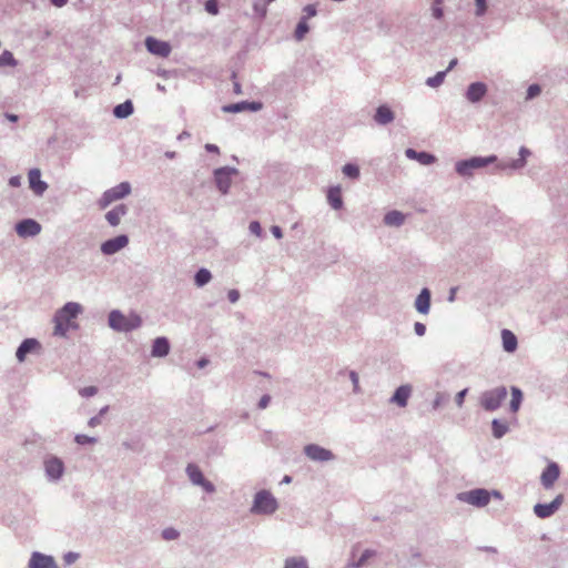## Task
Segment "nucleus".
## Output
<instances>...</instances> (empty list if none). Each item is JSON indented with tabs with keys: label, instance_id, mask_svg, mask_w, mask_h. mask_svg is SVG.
<instances>
[{
	"label": "nucleus",
	"instance_id": "obj_16",
	"mask_svg": "<svg viewBox=\"0 0 568 568\" xmlns=\"http://www.w3.org/2000/svg\"><path fill=\"white\" fill-rule=\"evenodd\" d=\"M30 189L38 195H41L48 187L47 183L41 180L39 169H32L29 172Z\"/></svg>",
	"mask_w": 568,
	"mask_h": 568
},
{
	"label": "nucleus",
	"instance_id": "obj_34",
	"mask_svg": "<svg viewBox=\"0 0 568 568\" xmlns=\"http://www.w3.org/2000/svg\"><path fill=\"white\" fill-rule=\"evenodd\" d=\"M285 568H307V564L303 558H288L285 562Z\"/></svg>",
	"mask_w": 568,
	"mask_h": 568
},
{
	"label": "nucleus",
	"instance_id": "obj_52",
	"mask_svg": "<svg viewBox=\"0 0 568 568\" xmlns=\"http://www.w3.org/2000/svg\"><path fill=\"white\" fill-rule=\"evenodd\" d=\"M373 555H374V554H373L371 550H366V551L362 555V557H361V559L358 560V562L356 564V567H357V568H358V567H361V566L365 562V560H366L367 558L372 557Z\"/></svg>",
	"mask_w": 568,
	"mask_h": 568
},
{
	"label": "nucleus",
	"instance_id": "obj_15",
	"mask_svg": "<svg viewBox=\"0 0 568 568\" xmlns=\"http://www.w3.org/2000/svg\"><path fill=\"white\" fill-rule=\"evenodd\" d=\"M304 452L306 456L313 460L325 462L333 458V455L329 450L314 444L305 446Z\"/></svg>",
	"mask_w": 568,
	"mask_h": 568
},
{
	"label": "nucleus",
	"instance_id": "obj_53",
	"mask_svg": "<svg viewBox=\"0 0 568 568\" xmlns=\"http://www.w3.org/2000/svg\"><path fill=\"white\" fill-rule=\"evenodd\" d=\"M271 397L268 395H264L258 402V408L264 409L267 407Z\"/></svg>",
	"mask_w": 568,
	"mask_h": 568
},
{
	"label": "nucleus",
	"instance_id": "obj_30",
	"mask_svg": "<svg viewBox=\"0 0 568 568\" xmlns=\"http://www.w3.org/2000/svg\"><path fill=\"white\" fill-rule=\"evenodd\" d=\"M133 104L131 101H125L119 105H116L113 110V113L116 118L123 119L132 114Z\"/></svg>",
	"mask_w": 568,
	"mask_h": 568
},
{
	"label": "nucleus",
	"instance_id": "obj_12",
	"mask_svg": "<svg viewBox=\"0 0 568 568\" xmlns=\"http://www.w3.org/2000/svg\"><path fill=\"white\" fill-rule=\"evenodd\" d=\"M128 243L129 239L126 235H119L114 239L105 241L101 245V251L106 255H111L125 247Z\"/></svg>",
	"mask_w": 568,
	"mask_h": 568
},
{
	"label": "nucleus",
	"instance_id": "obj_13",
	"mask_svg": "<svg viewBox=\"0 0 568 568\" xmlns=\"http://www.w3.org/2000/svg\"><path fill=\"white\" fill-rule=\"evenodd\" d=\"M29 568H59L51 556L34 551L28 564Z\"/></svg>",
	"mask_w": 568,
	"mask_h": 568
},
{
	"label": "nucleus",
	"instance_id": "obj_7",
	"mask_svg": "<svg viewBox=\"0 0 568 568\" xmlns=\"http://www.w3.org/2000/svg\"><path fill=\"white\" fill-rule=\"evenodd\" d=\"M460 499L470 505L483 507L489 503L490 494L486 489H474L463 494Z\"/></svg>",
	"mask_w": 568,
	"mask_h": 568
},
{
	"label": "nucleus",
	"instance_id": "obj_6",
	"mask_svg": "<svg viewBox=\"0 0 568 568\" xmlns=\"http://www.w3.org/2000/svg\"><path fill=\"white\" fill-rule=\"evenodd\" d=\"M496 160L495 156L488 158H471L467 161H460L456 164V171L463 176L471 175V171L474 169L484 168L487 164L494 162Z\"/></svg>",
	"mask_w": 568,
	"mask_h": 568
},
{
	"label": "nucleus",
	"instance_id": "obj_28",
	"mask_svg": "<svg viewBox=\"0 0 568 568\" xmlns=\"http://www.w3.org/2000/svg\"><path fill=\"white\" fill-rule=\"evenodd\" d=\"M327 200L332 207L335 210H338L342 207L343 201H342V191L339 186L331 187L327 193Z\"/></svg>",
	"mask_w": 568,
	"mask_h": 568
},
{
	"label": "nucleus",
	"instance_id": "obj_50",
	"mask_svg": "<svg viewBox=\"0 0 568 568\" xmlns=\"http://www.w3.org/2000/svg\"><path fill=\"white\" fill-rule=\"evenodd\" d=\"M227 297L231 303H235L240 298V293L236 290H231L227 294Z\"/></svg>",
	"mask_w": 568,
	"mask_h": 568
},
{
	"label": "nucleus",
	"instance_id": "obj_4",
	"mask_svg": "<svg viewBox=\"0 0 568 568\" xmlns=\"http://www.w3.org/2000/svg\"><path fill=\"white\" fill-rule=\"evenodd\" d=\"M276 509L277 501L271 493L262 490L255 495L252 511L270 515L273 514Z\"/></svg>",
	"mask_w": 568,
	"mask_h": 568
},
{
	"label": "nucleus",
	"instance_id": "obj_5",
	"mask_svg": "<svg viewBox=\"0 0 568 568\" xmlns=\"http://www.w3.org/2000/svg\"><path fill=\"white\" fill-rule=\"evenodd\" d=\"M507 396L506 387H497L483 393L480 397L481 406L489 412L496 410Z\"/></svg>",
	"mask_w": 568,
	"mask_h": 568
},
{
	"label": "nucleus",
	"instance_id": "obj_41",
	"mask_svg": "<svg viewBox=\"0 0 568 568\" xmlns=\"http://www.w3.org/2000/svg\"><path fill=\"white\" fill-rule=\"evenodd\" d=\"M162 537L165 540H173L179 537V531L175 530L174 528H166L162 531Z\"/></svg>",
	"mask_w": 568,
	"mask_h": 568
},
{
	"label": "nucleus",
	"instance_id": "obj_8",
	"mask_svg": "<svg viewBox=\"0 0 568 568\" xmlns=\"http://www.w3.org/2000/svg\"><path fill=\"white\" fill-rule=\"evenodd\" d=\"M186 473L193 484L203 487L207 493L214 491L213 484L204 478L201 469L196 465L190 464L186 468Z\"/></svg>",
	"mask_w": 568,
	"mask_h": 568
},
{
	"label": "nucleus",
	"instance_id": "obj_33",
	"mask_svg": "<svg viewBox=\"0 0 568 568\" xmlns=\"http://www.w3.org/2000/svg\"><path fill=\"white\" fill-rule=\"evenodd\" d=\"M507 429L508 427L505 423H501L497 419L493 420V433L495 437L500 438L506 434Z\"/></svg>",
	"mask_w": 568,
	"mask_h": 568
},
{
	"label": "nucleus",
	"instance_id": "obj_59",
	"mask_svg": "<svg viewBox=\"0 0 568 568\" xmlns=\"http://www.w3.org/2000/svg\"><path fill=\"white\" fill-rule=\"evenodd\" d=\"M351 378L354 384V388L356 389L358 387V376L355 372L351 373Z\"/></svg>",
	"mask_w": 568,
	"mask_h": 568
},
{
	"label": "nucleus",
	"instance_id": "obj_32",
	"mask_svg": "<svg viewBox=\"0 0 568 568\" xmlns=\"http://www.w3.org/2000/svg\"><path fill=\"white\" fill-rule=\"evenodd\" d=\"M211 273L206 268H201L195 274V283L197 286H203L211 280Z\"/></svg>",
	"mask_w": 568,
	"mask_h": 568
},
{
	"label": "nucleus",
	"instance_id": "obj_17",
	"mask_svg": "<svg viewBox=\"0 0 568 568\" xmlns=\"http://www.w3.org/2000/svg\"><path fill=\"white\" fill-rule=\"evenodd\" d=\"M410 393L412 387L409 385H402L396 389L390 402L395 403L399 407H405L407 405Z\"/></svg>",
	"mask_w": 568,
	"mask_h": 568
},
{
	"label": "nucleus",
	"instance_id": "obj_39",
	"mask_svg": "<svg viewBox=\"0 0 568 568\" xmlns=\"http://www.w3.org/2000/svg\"><path fill=\"white\" fill-rule=\"evenodd\" d=\"M0 65H16V60L10 51H4L0 55Z\"/></svg>",
	"mask_w": 568,
	"mask_h": 568
},
{
	"label": "nucleus",
	"instance_id": "obj_14",
	"mask_svg": "<svg viewBox=\"0 0 568 568\" xmlns=\"http://www.w3.org/2000/svg\"><path fill=\"white\" fill-rule=\"evenodd\" d=\"M560 475L559 466L556 463H550L546 469L542 471L540 480L542 486L546 489H549L554 486Z\"/></svg>",
	"mask_w": 568,
	"mask_h": 568
},
{
	"label": "nucleus",
	"instance_id": "obj_62",
	"mask_svg": "<svg viewBox=\"0 0 568 568\" xmlns=\"http://www.w3.org/2000/svg\"><path fill=\"white\" fill-rule=\"evenodd\" d=\"M99 423H100V420H99V418H98V417H92V418L89 420V425H90L91 427L97 426Z\"/></svg>",
	"mask_w": 568,
	"mask_h": 568
},
{
	"label": "nucleus",
	"instance_id": "obj_54",
	"mask_svg": "<svg viewBox=\"0 0 568 568\" xmlns=\"http://www.w3.org/2000/svg\"><path fill=\"white\" fill-rule=\"evenodd\" d=\"M261 108H262V104L260 102H252V103L246 102V109H248V110L257 111Z\"/></svg>",
	"mask_w": 568,
	"mask_h": 568
},
{
	"label": "nucleus",
	"instance_id": "obj_44",
	"mask_svg": "<svg viewBox=\"0 0 568 568\" xmlns=\"http://www.w3.org/2000/svg\"><path fill=\"white\" fill-rule=\"evenodd\" d=\"M75 442L80 445H84V444H93L97 442V439L94 437H90L87 435H77Z\"/></svg>",
	"mask_w": 568,
	"mask_h": 568
},
{
	"label": "nucleus",
	"instance_id": "obj_57",
	"mask_svg": "<svg viewBox=\"0 0 568 568\" xmlns=\"http://www.w3.org/2000/svg\"><path fill=\"white\" fill-rule=\"evenodd\" d=\"M271 231L276 239H281L283 236L278 226H273Z\"/></svg>",
	"mask_w": 568,
	"mask_h": 568
},
{
	"label": "nucleus",
	"instance_id": "obj_64",
	"mask_svg": "<svg viewBox=\"0 0 568 568\" xmlns=\"http://www.w3.org/2000/svg\"><path fill=\"white\" fill-rule=\"evenodd\" d=\"M529 153L530 152L527 149H525V148L520 149V155L523 159H525L527 155H529Z\"/></svg>",
	"mask_w": 568,
	"mask_h": 568
},
{
	"label": "nucleus",
	"instance_id": "obj_18",
	"mask_svg": "<svg viewBox=\"0 0 568 568\" xmlns=\"http://www.w3.org/2000/svg\"><path fill=\"white\" fill-rule=\"evenodd\" d=\"M45 471L51 478L57 479L63 473V463L57 457H51L45 460Z\"/></svg>",
	"mask_w": 568,
	"mask_h": 568
},
{
	"label": "nucleus",
	"instance_id": "obj_24",
	"mask_svg": "<svg viewBox=\"0 0 568 568\" xmlns=\"http://www.w3.org/2000/svg\"><path fill=\"white\" fill-rule=\"evenodd\" d=\"M406 156L413 160H417L420 164L428 165L435 162V156L426 152H417L413 149L406 150Z\"/></svg>",
	"mask_w": 568,
	"mask_h": 568
},
{
	"label": "nucleus",
	"instance_id": "obj_35",
	"mask_svg": "<svg viewBox=\"0 0 568 568\" xmlns=\"http://www.w3.org/2000/svg\"><path fill=\"white\" fill-rule=\"evenodd\" d=\"M343 173L351 179H357L359 176V169L357 165L348 163L343 166Z\"/></svg>",
	"mask_w": 568,
	"mask_h": 568
},
{
	"label": "nucleus",
	"instance_id": "obj_45",
	"mask_svg": "<svg viewBox=\"0 0 568 568\" xmlns=\"http://www.w3.org/2000/svg\"><path fill=\"white\" fill-rule=\"evenodd\" d=\"M540 87L538 84H531L527 90L528 98H535L540 93Z\"/></svg>",
	"mask_w": 568,
	"mask_h": 568
},
{
	"label": "nucleus",
	"instance_id": "obj_36",
	"mask_svg": "<svg viewBox=\"0 0 568 568\" xmlns=\"http://www.w3.org/2000/svg\"><path fill=\"white\" fill-rule=\"evenodd\" d=\"M432 16L435 19H442L444 17L443 0H434L432 4Z\"/></svg>",
	"mask_w": 568,
	"mask_h": 568
},
{
	"label": "nucleus",
	"instance_id": "obj_55",
	"mask_svg": "<svg viewBox=\"0 0 568 568\" xmlns=\"http://www.w3.org/2000/svg\"><path fill=\"white\" fill-rule=\"evenodd\" d=\"M305 12L307 13V17H313L316 13V9L314 6L310 4L305 7Z\"/></svg>",
	"mask_w": 568,
	"mask_h": 568
},
{
	"label": "nucleus",
	"instance_id": "obj_60",
	"mask_svg": "<svg viewBox=\"0 0 568 568\" xmlns=\"http://www.w3.org/2000/svg\"><path fill=\"white\" fill-rule=\"evenodd\" d=\"M205 149H206L209 152H215V153H217V152H219V148H217L215 144H206V145H205Z\"/></svg>",
	"mask_w": 568,
	"mask_h": 568
},
{
	"label": "nucleus",
	"instance_id": "obj_38",
	"mask_svg": "<svg viewBox=\"0 0 568 568\" xmlns=\"http://www.w3.org/2000/svg\"><path fill=\"white\" fill-rule=\"evenodd\" d=\"M307 31H308V26H307L306 21L305 20L300 21L296 27V30H295V38L297 40H302L304 38V36L307 33Z\"/></svg>",
	"mask_w": 568,
	"mask_h": 568
},
{
	"label": "nucleus",
	"instance_id": "obj_21",
	"mask_svg": "<svg viewBox=\"0 0 568 568\" xmlns=\"http://www.w3.org/2000/svg\"><path fill=\"white\" fill-rule=\"evenodd\" d=\"M415 306L419 313H428L430 306V293L427 288L422 290V292L416 298Z\"/></svg>",
	"mask_w": 568,
	"mask_h": 568
},
{
	"label": "nucleus",
	"instance_id": "obj_20",
	"mask_svg": "<svg viewBox=\"0 0 568 568\" xmlns=\"http://www.w3.org/2000/svg\"><path fill=\"white\" fill-rule=\"evenodd\" d=\"M486 93V85L481 82L471 83L467 90V99L470 102H478Z\"/></svg>",
	"mask_w": 568,
	"mask_h": 568
},
{
	"label": "nucleus",
	"instance_id": "obj_27",
	"mask_svg": "<svg viewBox=\"0 0 568 568\" xmlns=\"http://www.w3.org/2000/svg\"><path fill=\"white\" fill-rule=\"evenodd\" d=\"M503 346L506 352H514L517 348V338L514 333L508 329L501 332Z\"/></svg>",
	"mask_w": 568,
	"mask_h": 568
},
{
	"label": "nucleus",
	"instance_id": "obj_22",
	"mask_svg": "<svg viewBox=\"0 0 568 568\" xmlns=\"http://www.w3.org/2000/svg\"><path fill=\"white\" fill-rule=\"evenodd\" d=\"M374 120L378 124H387L394 120V113L387 105H381L377 108L376 113L374 115Z\"/></svg>",
	"mask_w": 568,
	"mask_h": 568
},
{
	"label": "nucleus",
	"instance_id": "obj_11",
	"mask_svg": "<svg viewBox=\"0 0 568 568\" xmlns=\"http://www.w3.org/2000/svg\"><path fill=\"white\" fill-rule=\"evenodd\" d=\"M16 231L21 237L34 236L40 233L41 225L34 220H23L17 224Z\"/></svg>",
	"mask_w": 568,
	"mask_h": 568
},
{
	"label": "nucleus",
	"instance_id": "obj_19",
	"mask_svg": "<svg viewBox=\"0 0 568 568\" xmlns=\"http://www.w3.org/2000/svg\"><path fill=\"white\" fill-rule=\"evenodd\" d=\"M40 347V344L37 339L28 338L22 342L17 351V358L19 362H23L26 359L27 354L36 351Z\"/></svg>",
	"mask_w": 568,
	"mask_h": 568
},
{
	"label": "nucleus",
	"instance_id": "obj_61",
	"mask_svg": "<svg viewBox=\"0 0 568 568\" xmlns=\"http://www.w3.org/2000/svg\"><path fill=\"white\" fill-rule=\"evenodd\" d=\"M51 2L55 7H62L68 2V0H51Z\"/></svg>",
	"mask_w": 568,
	"mask_h": 568
},
{
	"label": "nucleus",
	"instance_id": "obj_49",
	"mask_svg": "<svg viewBox=\"0 0 568 568\" xmlns=\"http://www.w3.org/2000/svg\"><path fill=\"white\" fill-rule=\"evenodd\" d=\"M80 393L82 396H92L97 393V388L94 386L85 387Z\"/></svg>",
	"mask_w": 568,
	"mask_h": 568
},
{
	"label": "nucleus",
	"instance_id": "obj_1",
	"mask_svg": "<svg viewBox=\"0 0 568 568\" xmlns=\"http://www.w3.org/2000/svg\"><path fill=\"white\" fill-rule=\"evenodd\" d=\"M82 312L79 303L69 302L54 316V335L65 336L70 329L78 328L77 316Z\"/></svg>",
	"mask_w": 568,
	"mask_h": 568
},
{
	"label": "nucleus",
	"instance_id": "obj_51",
	"mask_svg": "<svg viewBox=\"0 0 568 568\" xmlns=\"http://www.w3.org/2000/svg\"><path fill=\"white\" fill-rule=\"evenodd\" d=\"M415 332L417 335L423 336L426 332V326L423 323H415Z\"/></svg>",
	"mask_w": 568,
	"mask_h": 568
},
{
	"label": "nucleus",
	"instance_id": "obj_40",
	"mask_svg": "<svg viewBox=\"0 0 568 568\" xmlns=\"http://www.w3.org/2000/svg\"><path fill=\"white\" fill-rule=\"evenodd\" d=\"M225 112H240L246 110V102L230 104L223 108Z\"/></svg>",
	"mask_w": 568,
	"mask_h": 568
},
{
	"label": "nucleus",
	"instance_id": "obj_23",
	"mask_svg": "<svg viewBox=\"0 0 568 568\" xmlns=\"http://www.w3.org/2000/svg\"><path fill=\"white\" fill-rule=\"evenodd\" d=\"M170 344L165 337H158L152 346V355L155 357H163L169 354Z\"/></svg>",
	"mask_w": 568,
	"mask_h": 568
},
{
	"label": "nucleus",
	"instance_id": "obj_63",
	"mask_svg": "<svg viewBox=\"0 0 568 568\" xmlns=\"http://www.w3.org/2000/svg\"><path fill=\"white\" fill-rule=\"evenodd\" d=\"M207 363H209V361H207V359L202 358V359H200V361L197 362V366H199V368H203L204 366H206V365H207Z\"/></svg>",
	"mask_w": 568,
	"mask_h": 568
},
{
	"label": "nucleus",
	"instance_id": "obj_10",
	"mask_svg": "<svg viewBox=\"0 0 568 568\" xmlns=\"http://www.w3.org/2000/svg\"><path fill=\"white\" fill-rule=\"evenodd\" d=\"M564 501L562 495H558L551 503L549 504H537L534 507L535 514L539 518L550 517L555 511L560 507Z\"/></svg>",
	"mask_w": 568,
	"mask_h": 568
},
{
	"label": "nucleus",
	"instance_id": "obj_26",
	"mask_svg": "<svg viewBox=\"0 0 568 568\" xmlns=\"http://www.w3.org/2000/svg\"><path fill=\"white\" fill-rule=\"evenodd\" d=\"M125 213L126 207L125 205L122 204L109 211L105 215V219L112 226H116L120 223L122 216L125 215Z\"/></svg>",
	"mask_w": 568,
	"mask_h": 568
},
{
	"label": "nucleus",
	"instance_id": "obj_25",
	"mask_svg": "<svg viewBox=\"0 0 568 568\" xmlns=\"http://www.w3.org/2000/svg\"><path fill=\"white\" fill-rule=\"evenodd\" d=\"M215 181L219 190L222 193H226L231 185V176L230 173L225 170H217L215 172Z\"/></svg>",
	"mask_w": 568,
	"mask_h": 568
},
{
	"label": "nucleus",
	"instance_id": "obj_58",
	"mask_svg": "<svg viewBox=\"0 0 568 568\" xmlns=\"http://www.w3.org/2000/svg\"><path fill=\"white\" fill-rule=\"evenodd\" d=\"M9 184L11 186H19L20 185V178L19 176H12L10 180H9Z\"/></svg>",
	"mask_w": 568,
	"mask_h": 568
},
{
	"label": "nucleus",
	"instance_id": "obj_42",
	"mask_svg": "<svg viewBox=\"0 0 568 568\" xmlns=\"http://www.w3.org/2000/svg\"><path fill=\"white\" fill-rule=\"evenodd\" d=\"M205 10L210 13V14H217L219 12V7H217V2L216 0H207L206 3H205Z\"/></svg>",
	"mask_w": 568,
	"mask_h": 568
},
{
	"label": "nucleus",
	"instance_id": "obj_43",
	"mask_svg": "<svg viewBox=\"0 0 568 568\" xmlns=\"http://www.w3.org/2000/svg\"><path fill=\"white\" fill-rule=\"evenodd\" d=\"M476 14L483 16L487 10V0H475Z\"/></svg>",
	"mask_w": 568,
	"mask_h": 568
},
{
	"label": "nucleus",
	"instance_id": "obj_56",
	"mask_svg": "<svg viewBox=\"0 0 568 568\" xmlns=\"http://www.w3.org/2000/svg\"><path fill=\"white\" fill-rule=\"evenodd\" d=\"M78 558V555L73 554V552H69L68 555H65L64 559L68 564H72L73 561H75V559Z\"/></svg>",
	"mask_w": 568,
	"mask_h": 568
},
{
	"label": "nucleus",
	"instance_id": "obj_46",
	"mask_svg": "<svg viewBox=\"0 0 568 568\" xmlns=\"http://www.w3.org/2000/svg\"><path fill=\"white\" fill-rule=\"evenodd\" d=\"M274 0H266V3L263 6H260L257 2L254 4V9L256 12H258L262 17L266 14V4L273 2Z\"/></svg>",
	"mask_w": 568,
	"mask_h": 568
},
{
	"label": "nucleus",
	"instance_id": "obj_31",
	"mask_svg": "<svg viewBox=\"0 0 568 568\" xmlns=\"http://www.w3.org/2000/svg\"><path fill=\"white\" fill-rule=\"evenodd\" d=\"M523 400V393L517 387H511L510 410L517 413Z\"/></svg>",
	"mask_w": 568,
	"mask_h": 568
},
{
	"label": "nucleus",
	"instance_id": "obj_37",
	"mask_svg": "<svg viewBox=\"0 0 568 568\" xmlns=\"http://www.w3.org/2000/svg\"><path fill=\"white\" fill-rule=\"evenodd\" d=\"M445 75H446V71L438 72L436 75L428 78L426 83L429 87L436 88L443 83Z\"/></svg>",
	"mask_w": 568,
	"mask_h": 568
},
{
	"label": "nucleus",
	"instance_id": "obj_47",
	"mask_svg": "<svg viewBox=\"0 0 568 568\" xmlns=\"http://www.w3.org/2000/svg\"><path fill=\"white\" fill-rule=\"evenodd\" d=\"M250 231L255 234L256 236H260L262 233V227L258 222L254 221L250 224Z\"/></svg>",
	"mask_w": 568,
	"mask_h": 568
},
{
	"label": "nucleus",
	"instance_id": "obj_2",
	"mask_svg": "<svg viewBox=\"0 0 568 568\" xmlns=\"http://www.w3.org/2000/svg\"><path fill=\"white\" fill-rule=\"evenodd\" d=\"M141 323V317L134 313L124 315L120 311H112L109 315V325L113 329L120 332H128L138 328Z\"/></svg>",
	"mask_w": 568,
	"mask_h": 568
},
{
	"label": "nucleus",
	"instance_id": "obj_48",
	"mask_svg": "<svg viewBox=\"0 0 568 568\" xmlns=\"http://www.w3.org/2000/svg\"><path fill=\"white\" fill-rule=\"evenodd\" d=\"M467 392H468V389H467V388H465V389L460 390V392L456 395L455 400H456V404H457V406H458V407H462V405H463V403H464V399H465V396H466Z\"/></svg>",
	"mask_w": 568,
	"mask_h": 568
},
{
	"label": "nucleus",
	"instance_id": "obj_9",
	"mask_svg": "<svg viewBox=\"0 0 568 568\" xmlns=\"http://www.w3.org/2000/svg\"><path fill=\"white\" fill-rule=\"evenodd\" d=\"M146 49L155 55L166 58L171 53V45L165 41H160L155 38L148 37L145 40Z\"/></svg>",
	"mask_w": 568,
	"mask_h": 568
},
{
	"label": "nucleus",
	"instance_id": "obj_3",
	"mask_svg": "<svg viewBox=\"0 0 568 568\" xmlns=\"http://www.w3.org/2000/svg\"><path fill=\"white\" fill-rule=\"evenodd\" d=\"M131 192V185L128 182H122L116 186L106 190L98 201L101 210L108 207L114 201L125 197Z\"/></svg>",
	"mask_w": 568,
	"mask_h": 568
},
{
	"label": "nucleus",
	"instance_id": "obj_29",
	"mask_svg": "<svg viewBox=\"0 0 568 568\" xmlns=\"http://www.w3.org/2000/svg\"><path fill=\"white\" fill-rule=\"evenodd\" d=\"M404 221H405V216L399 211H390L384 217L385 224L390 225V226H398V225L403 224Z\"/></svg>",
	"mask_w": 568,
	"mask_h": 568
}]
</instances>
